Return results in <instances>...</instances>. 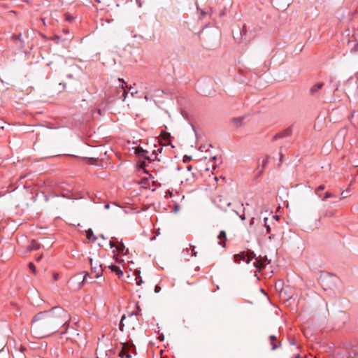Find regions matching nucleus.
I'll use <instances>...</instances> for the list:
<instances>
[{"label": "nucleus", "mask_w": 358, "mask_h": 358, "mask_svg": "<svg viewBox=\"0 0 358 358\" xmlns=\"http://www.w3.org/2000/svg\"><path fill=\"white\" fill-rule=\"evenodd\" d=\"M69 322V315L63 308L55 307L49 311L41 312L31 321V331L37 338H43L58 332Z\"/></svg>", "instance_id": "nucleus-1"}, {"label": "nucleus", "mask_w": 358, "mask_h": 358, "mask_svg": "<svg viewBox=\"0 0 358 358\" xmlns=\"http://www.w3.org/2000/svg\"><path fill=\"white\" fill-rule=\"evenodd\" d=\"M254 257H255V255L253 252H241L234 256V261L238 264L242 261L245 262L246 264H249Z\"/></svg>", "instance_id": "nucleus-2"}, {"label": "nucleus", "mask_w": 358, "mask_h": 358, "mask_svg": "<svg viewBox=\"0 0 358 358\" xmlns=\"http://www.w3.org/2000/svg\"><path fill=\"white\" fill-rule=\"evenodd\" d=\"M255 262H254L253 265L255 267L257 268L259 271L264 268L265 266L269 263L268 258L266 256H261L259 255L258 257H255Z\"/></svg>", "instance_id": "nucleus-3"}, {"label": "nucleus", "mask_w": 358, "mask_h": 358, "mask_svg": "<svg viewBox=\"0 0 358 358\" xmlns=\"http://www.w3.org/2000/svg\"><path fill=\"white\" fill-rule=\"evenodd\" d=\"M90 262L92 267V272L96 273L95 278H99L103 271L101 265L98 262H94L92 258L90 259Z\"/></svg>", "instance_id": "nucleus-4"}, {"label": "nucleus", "mask_w": 358, "mask_h": 358, "mask_svg": "<svg viewBox=\"0 0 358 358\" xmlns=\"http://www.w3.org/2000/svg\"><path fill=\"white\" fill-rule=\"evenodd\" d=\"M324 85V83H322V82L321 83H317L314 84L310 88V90H309L310 94L312 95V96L315 95L320 91V90H321L322 88Z\"/></svg>", "instance_id": "nucleus-5"}, {"label": "nucleus", "mask_w": 358, "mask_h": 358, "mask_svg": "<svg viewBox=\"0 0 358 358\" xmlns=\"http://www.w3.org/2000/svg\"><path fill=\"white\" fill-rule=\"evenodd\" d=\"M117 248L116 250L120 254L126 255L127 252L128 251L127 249H126L125 245L122 243V241H117Z\"/></svg>", "instance_id": "nucleus-6"}, {"label": "nucleus", "mask_w": 358, "mask_h": 358, "mask_svg": "<svg viewBox=\"0 0 358 358\" xmlns=\"http://www.w3.org/2000/svg\"><path fill=\"white\" fill-rule=\"evenodd\" d=\"M129 350V346L127 343L122 344V350L120 352V357H126L127 358H131V356L128 354L127 351Z\"/></svg>", "instance_id": "nucleus-7"}, {"label": "nucleus", "mask_w": 358, "mask_h": 358, "mask_svg": "<svg viewBox=\"0 0 358 358\" xmlns=\"http://www.w3.org/2000/svg\"><path fill=\"white\" fill-rule=\"evenodd\" d=\"M217 238L220 240L219 244L222 245V247L225 246V242L227 240V235L224 231H221L220 234L218 235Z\"/></svg>", "instance_id": "nucleus-8"}, {"label": "nucleus", "mask_w": 358, "mask_h": 358, "mask_svg": "<svg viewBox=\"0 0 358 358\" xmlns=\"http://www.w3.org/2000/svg\"><path fill=\"white\" fill-rule=\"evenodd\" d=\"M244 117H234L231 120L232 123L236 127H241L243 123Z\"/></svg>", "instance_id": "nucleus-9"}, {"label": "nucleus", "mask_w": 358, "mask_h": 358, "mask_svg": "<svg viewBox=\"0 0 358 358\" xmlns=\"http://www.w3.org/2000/svg\"><path fill=\"white\" fill-rule=\"evenodd\" d=\"M148 152V151L143 150L142 148L141 147H138L136 149V153L137 155H138L139 156H142L143 157H145V159H150V157L148 156H147L145 154Z\"/></svg>", "instance_id": "nucleus-10"}, {"label": "nucleus", "mask_w": 358, "mask_h": 358, "mask_svg": "<svg viewBox=\"0 0 358 358\" xmlns=\"http://www.w3.org/2000/svg\"><path fill=\"white\" fill-rule=\"evenodd\" d=\"M110 268L113 272H115L119 277H121L123 275V272L120 269V268L115 265H111Z\"/></svg>", "instance_id": "nucleus-11"}, {"label": "nucleus", "mask_w": 358, "mask_h": 358, "mask_svg": "<svg viewBox=\"0 0 358 358\" xmlns=\"http://www.w3.org/2000/svg\"><path fill=\"white\" fill-rule=\"evenodd\" d=\"M40 248V244L36 243L35 241H32L31 242L30 245L29 246V250H38Z\"/></svg>", "instance_id": "nucleus-12"}, {"label": "nucleus", "mask_w": 358, "mask_h": 358, "mask_svg": "<svg viewBox=\"0 0 358 358\" xmlns=\"http://www.w3.org/2000/svg\"><path fill=\"white\" fill-rule=\"evenodd\" d=\"M271 344L272 345V350H274L277 348V345L274 343L277 340V337L275 336H270L269 337Z\"/></svg>", "instance_id": "nucleus-13"}, {"label": "nucleus", "mask_w": 358, "mask_h": 358, "mask_svg": "<svg viewBox=\"0 0 358 358\" xmlns=\"http://www.w3.org/2000/svg\"><path fill=\"white\" fill-rule=\"evenodd\" d=\"M161 136L162 137L163 140L168 141L171 137V134L165 131H162L161 132Z\"/></svg>", "instance_id": "nucleus-14"}, {"label": "nucleus", "mask_w": 358, "mask_h": 358, "mask_svg": "<svg viewBox=\"0 0 358 358\" xmlns=\"http://www.w3.org/2000/svg\"><path fill=\"white\" fill-rule=\"evenodd\" d=\"M162 146L161 144H159V145H155V149L152 150V154L153 155H156L157 152H162Z\"/></svg>", "instance_id": "nucleus-15"}, {"label": "nucleus", "mask_w": 358, "mask_h": 358, "mask_svg": "<svg viewBox=\"0 0 358 358\" xmlns=\"http://www.w3.org/2000/svg\"><path fill=\"white\" fill-rule=\"evenodd\" d=\"M357 355L355 353L349 352L346 355H341L339 358H356Z\"/></svg>", "instance_id": "nucleus-16"}, {"label": "nucleus", "mask_w": 358, "mask_h": 358, "mask_svg": "<svg viewBox=\"0 0 358 358\" xmlns=\"http://www.w3.org/2000/svg\"><path fill=\"white\" fill-rule=\"evenodd\" d=\"M117 241H118L117 238H113V240H111L110 242H109V245H110V248H117Z\"/></svg>", "instance_id": "nucleus-17"}, {"label": "nucleus", "mask_w": 358, "mask_h": 358, "mask_svg": "<svg viewBox=\"0 0 358 358\" xmlns=\"http://www.w3.org/2000/svg\"><path fill=\"white\" fill-rule=\"evenodd\" d=\"M98 3H102L104 6H108L110 5V0H95Z\"/></svg>", "instance_id": "nucleus-18"}, {"label": "nucleus", "mask_w": 358, "mask_h": 358, "mask_svg": "<svg viewBox=\"0 0 358 358\" xmlns=\"http://www.w3.org/2000/svg\"><path fill=\"white\" fill-rule=\"evenodd\" d=\"M281 134H282V138L289 136L291 134V130L289 129H287L281 131Z\"/></svg>", "instance_id": "nucleus-19"}, {"label": "nucleus", "mask_w": 358, "mask_h": 358, "mask_svg": "<svg viewBox=\"0 0 358 358\" xmlns=\"http://www.w3.org/2000/svg\"><path fill=\"white\" fill-rule=\"evenodd\" d=\"M126 319V316L124 315H122V318H121V320H120V330L121 331H123V327L124 326V324H123V322Z\"/></svg>", "instance_id": "nucleus-20"}, {"label": "nucleus", "mask_w": 358, "mask_h": 358, "mask_svg": "<svg viewBox=\"0 0 358 358\" xmlns=\"http://www.w3.org/2000/svg\"><path fill=\"white\" fill-rule=\"evenodd\" d=\"M334 196L331 193H330V192H327L324 194V197L322 198V200H326V199H328V198L334 197Z\"/></svg>", "instance_id": "nucleus-21"}, {"label": "nucleus", "mask_w": 358, "mask_h": 358, "mask_svg": "<svg viewBox=\"0 0 358 358\" xmlns=\"http://www.w3.org/2000/svg\"><path fill=\"white\" fill-rule=\"evenodd\" d=\"M192 159V157L191 156L185 155L183 157V162L187 163L189 162Z\"/></svg>", "instance_id": "nucleus-22"}, {"label": "nucleus", "mask_w": 358, "mask_h": 358, "mask_svg": "<svg viewBox=\"0 0 358 358\" xmlns=\"http://www.w3.org/2000/svg\"><path fill=\"white\" fill-rule=\"evenodd\" d=\"M324 188H325V187H324V185H320V186H319V187H318L317 188H316V189H315V192H316V194H318V195L320 196V195L319 194V192H320V191H322V190H324Z\"/></svg>", "instance_id": "nucleus-23"}, {"label": "nucleus", "mask_w": 358, "mask_h": 358, "mask_svg": "<svg viewBox=\"0 0 358 358\" xmlns=\"http://www.w3.org/2000/svg\"><path fill=\"white\" fill-rule=\"evenodd\" d=\"M29 268L34 273H36V267L32 262L29 264Z\"/></svg>", "instance_id": "nucleus-24"}, {"label": "nucleus", "mask_w": 358, "mask_h": 358, "mask_svg": "<svg viewBox=\"0 0 358 358\" xmlns=\"http://www.w3.org/2000/svg\"><path fill=\"white\" fill-rule=\"evenodd\" d=\"M282 138V134H281V132H280L278 134H276L275 136H273V140L275 141L278 138Z\"/></svg>", "instance_id": "nucleus-25"}, {"label": "nucleus", "mask_w": 358, "mask_h": 358, "mask_svg": "<svg viewBox=\"0 0 358 358\" xmlns=\"http://www.w3.org/2000/svg\"><path fill=\"white\" fill-rule=\"evenodd\" d=\"M93 236V231L90 229L87 232V238L90 240L92 239V237Z\"/></svg>", "instance_id": "nucleus-26"}, {"label": "nucleus", "mask_w": 358, "mask_h": 358, "mask_svg": "<svg viewBox=\"0 0 358 358\" xmlns=\"http://www.w3.org/2000/svg\"><path fill=\"white\" fill-rule=\"evenodd\" d=\"M65 19L68 22H72L73 20V17L72 16H71L69 14H66Z\"/></svg>", "instance_id": "nucleus-27"}, {"label": "nucleus", "mask_w": 358, "mask_h": 358, "mask_svg": "<svg viewBox=\"0 0 358 358\" xmlns=\"http://www.w3.org/2000/svg\"><path fill=\"white\" fill-rule=\"evenodd\" d=\"M160 290H161V287L159 285H156L155 287V292L156 293H158L160 292Z\"/></svg>", "instance_id": "nucleus-28"}, {"label": "nucleus", "mask_w": 358, "mask_h": 358, "mask_svg": "<svg viewBox=\"0 0 358 358\" xmlns=\"http://www.w3.org/2000/svg\"><path fill=\"white\" fill-rule=\"evenodd\" d=\"M122 88L123 89V96H124V99H123V101H124V99H126V96H127V92L125 91V90L124 89V87L123 85H122Z\"/></svg>", "instance_id": "nucleus-29"}, {"label": "nucleus", "mask_w": 358, "mask_h": 358, "mask_svg": "<svg viewBox=\"0 0 358 358\" xmlns=\"http://www.w3.org/2000/svg\"><path fill=\"white\" fill-rule=\"evenodd\" d=\"M53 279L54 280H57L59 279V275L58 273H53Z\"/></svg>", "instance_id": "nucleus-30"}, {"label": "nucleus", "mask_w": 358, "mask_h": 358, "mask_svg": "<svg viewBox=\"0 0 358 358\" xmlns=\"http://www.w3.org/2000/svg\"><path fill=\"white\" fill-rule=\"evenodd\" d=\"M246 31H246V27H245V25H243V30H242L243 34L245 35L246 34Z\"/></svg>", "instance_id": "nucleus-31"}, {"label": "nucleus", "mask_w": 358, "mask_h": 358, "mask_svg": "<svg viewBox=\"0 0 358 358\" xmlns=\"http://www.w3.org/2000/svg\"><path fill=\"white\" fill-rule=\"evenodd\" d=\"M141 283H143V280L141 279L136 281V285L138 286L141 285Z\"/></svg>", "instance_id": "nucleus-32"}, {"label": "nucleus", "mask_w": 358, "mask_h": 358, "mask_svg": "<svg viewBox=\"0 0 358 358\" xmlns=\"http://www.w3.org/2000/svg\"><path fill=\"white\" fill-rule=\"evenodd\" d=\"M265 226L266 227V231L268 233H270V231H271V228L268 225H267L266 224H265Z\"/></svg>", "instance_id": "nucleus-33"}, {"label": "nucleus", "mask_w": 358, "mask_h": 358, "mask_svg": "<svg viewBox=\"0 0 358 358\" xmlns=\"http://www.w3.org/2000/svg\"><path fill=\"white\" fill-rule=\"evenodd\" d=\"M304 229L306 231H309V230H313V229H311L310 227H309L308 226H304Z\"/></svg>", "instance_id": "nucleus-34"}, {"label": "nucleus", "mask_w": 358, "mask_h": 358, "mask_svg": "<svg viewBox=\"0 0 358 358\" xmlns=\"http://www.w3.org/2000/svg\"><path fill=\"white\" fill-rule=\"evenodd\" d=\"M341 195L343 196V198H345L348 196V194L347 193H345L344 192H343L341 193Z\"/></svg>", "instance_id": "nucleus-35"}, {"label": "nucleus", "mask_w": 358, "mask_h": 358, "mask_svg": "<svg viewBox=\"0 0 358 358\" xmlns=\"http://www.w3.org/2000/svg\"><path fill=\"white\" fill-rule=\"evenodd\" d=\"M41 21L43 22V24L44 26L47 25L44 18H41Z\"/></svg>", "instance_id": "nucleus-36"}, {"label": "nucleus", "mask_w": 358, "mask_h": 358, "mask_svg": "<svg viewBox=\"0 0 358 358\" xmlns=\"http://www.w3.org/2000/svg\"><path fill=\"white\" fill-rule=\"evenodd\" d=\"M159 338L161 341H163V340H164V335H161V336H159Z\"/></svg>", "instance_id": "nucleus-37"}, {"label": "nucleus", "mask_w": 358, "mask_h": 358, "mask_svg": "<svg viewBox=\"0 0 358 358\" xmlns=\"http://www.w3.org/2000/svg\"><path fill=\"white\" fill-rule=\"evenodd\" d=\"M216 159H217V157H213L211 158V161H212V162H214V161H215Z\"/></svg>", "instance_id": "nucleus-38"}, {"label": "nucleus", "mask_w": 358, "mask_h": 358, "mask_svg": "<svg viewBox=\"0 0 358 358\" xmlns=\"http://www.w3.org/2000/svg\"><path fill=\"white\" fill-rule=\"evenodd\" d=\"M292 0H287V5H289Z\"/></svg>", "instance_id": "nucleus-39"}, {"label": "nucleus", "mask_w": 358, "mask_h": 358, "mask_svg": "<svg viewBox=\"0 0 358 358\" xmlns=\"http://www.w3.org/2000/svg\"><path fill=\"white\" fill-rule=\"evenodd\" d=\"M145 166V163L143 162H142L141 165V167H143Z\"/></svg>", "instance_id": "nucleus-40"}, {"label": "nucleus", "mask_w": 358, "mask_h": 358, "mask_svg": "<svg viewBox=\"0 0 358 358\" xmlns=\"http://www.w3.org/2000/svg\"><path fill=\"white\" fill-rule=\"evenodd\" d=\"M42 258V255H41L40 257H38L37 259H36V261H39Z\"/></svg>", "instance_id": "nucleus-41"}, {"label": "nucleus", "mask_w": 358, "mask_h": 358, "mask_svg": "<svg viewBox=\"0 0 358 358\" xmlns=\"http://www.w3.org/2000/svg\"><path fill=\"white\" fill-rule=\"evenodd\" d=\"M191 169H192V166H189L187 167V170H188V171H191Z\"/></svg>", "instance_id": "nucleus-42"}, {"label": "nucleus", "mask_w": 358, "mask_h": 358, "mask_svg": "<svg viewBox=\"0 0 358 358\" xmlns=\"http://www.w3.org/2000/svg\"><path fill=\"white\" fill-rule=\"evenodd\" d=\"M135 93H137V91H135V92H131V95L133 96V95H134V94H135Z\"/></svg>", "instance_id": "nucleus-43"}, {"label": "nucleus", "mask_w": 358, "mask_h": 358, "mask_svg": "<svg viewBox=\"0 0 358 358\" xmlns=\"http://www.w3.org/2000/svg\"><path fill=\"white\" fill-rule=\"evenodd\" d=\"M135 93H137V91H135V92H131V95L133 96V95H134V94H135Z\"/></svg>", "instance_id": "nucleus-44"}, {"label": "nucleus", "mask_w": 358, "mask_h": 358, "mask_svg": "<svg viewBox=\"0 0 358 358\" xmlns=\"http://www.w3.org/2000/svg\"><path fill=\"white\" fill-rule=\"evenodd\" d=\"M135 93H137V91H135V92H131V95L133 96V95H134V94H135Z\"/></svg>", "instance_id": "nucleus-45"}, {"label": "nucleus", "mask_w": 358, "mask_h": 358, "mask_svg": "<svg viewBox=\"0 0 358 358\" xmlns=\"http://www.w3.org/2000/svg\"><path fill=\"white\" fill-rule=\"evenodd\" d=\"M105 207H106V208H109V205L107 204V205L105 206Z\"/></svg>", "instance_id": "nucleus-46"}, {"label": "nucleus", "mask_w": 358, "mask_h": 358, "mask_svg": "<svg viewBox=\"0 0 358 358\" xmlns=\"http://www.w3.org/2000/svg\"><path fill=\"white\" fill-rule=\"evenodd\" d=\"M282 154H280V160L281 161V160H282Z\"/></svg>", "instance_id": "nucleus-47"}, {"label": "nucleus", "mask_w": 358, "mask_h": 358, "mask_svg": "<svg viewBox=\"0 0 358 358\" xmlns=\"http://www.w3.org/2000/svg\"><path fill=\"white\" fill-rule=\"evenodd\" d=\"M20 36H21V35L20 34L16 38L20 39Z\"/></svg>", "instance_id": "nucleus-48"}, {"label": "nucleus", "mask_w": 358, "mask_h": 358, "mask_svg": "<svg viewBox=\"0 0 358 358\" xmlns=\"http://www.w3.org/2000/svg\"><path fill=\"white\" fill-rule=\"evenodd\" d=\"M227 206H231V203H230V202H229V203H227Z\"/></svg>", "instance_id": "nucleus-49"}]
</instances>
